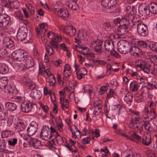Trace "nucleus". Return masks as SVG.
Listing matches in <instances>:
<instances>
[{
    "label": "nucleus",
    "instance_id": "nucleus-63",
    "mask_svg": "<svg viewBox=\"0 0 157 157\" xmlns=\"http://www.w3.org/2000/svg\"><path fill=\"white\" fill-rule=\"evenodd\" d=\"M63 73L64 76L63 77V79L64 80H66V78H69L71 75V71H63Z\"/></svg>",
    "mask_w": 157,
    "mask_h": 157
},
{
    "label": "nucleus",
    "instance_id": "nucleus-40",
    "mask_svg": "<svg viewBox=\"0 0 157 157\" xmlns=\"http://www.w3.org/2000/svg\"><path fill=\"white\" fill-rule=\"evenodd\" d=\"M133 96L129 94H126L124 97V99L125 101L128 104H130L132 101Z\"/></svg>",
    "mask_w": 157,
    "mask_h": 157
},
{
    "label": "nucleus",
    "instance_id": "nucleus-31",
    "mask_svg": "<svg viewBox=\"0 0 157 157\" xmlns=\"http://www.w3.org/2000/svg\"><path fill=\"white\" fill-rule=\"evenodd\" d=\"M7 141V138L2 137V138L0 139V151H3L5 148Z\"/></svg>",
    "mask_w": 157,
    "mask_h": 157
},
{
    "label": "nucleus",
    "instance_id": "nucleus-23",
    "mask_svg": "<svg viewBox=\"0 0 157 157\" xmlns=\"http://www.w3.org/2000/svg\"><path fill=\"white\" fill-rule=\"evenodd\" d=\"M14 127L18 132L23 131L25 128V126L23 122H19L14 124Z\"/></svg>",
    "mask_w": 157,
    "mask_h": 157
},
{
    "label": "nucleus",
    "instance_id": "nucleus-8",
    "mask_svg": "<svg viewBox=\"0 0 157 157\" xmlns=\"http://www.w3.org/2000/svg\"><path fill=\"white\" fill-rule=\"evenodd\" d=\"M37 128V124L34 122H32L30 126L28 128L27 132V134L29 136H32L35 134Z\"/></svg>",
    "mask_w": 157,
    "mask_h": 157
},
{
    "label": "nucleus",
    "instance_id": "nucleus-15",
    "mask_svg": "<svg viewBox=\"0 0 157 157\" xmlns=\"http://www.w3.org/2000/svg\"><path fill=\"white\" fill-rule=\"evenodd\" d=\"M3 44L5 47L9 48H12L14 45L13 41L8 37H6L4 38Z\"/></svg>",
    "mask_w": 157,
    "mask_h": 157
},
{
    "label": "nucleus",
    "instance_id": "nucleus-26",
    "mask_svg": "<svg viewBox=\"0 0 157 157\" xmlns=\"http://www.w3.org/2000/svg\"><path fill=\"white\" fill-rule=\"evenodd\" d=\"M5 106L8 110L10 111H13L17 108V106L15 104L10 102H6L5 104Z\"/></svg>",
    "mask_w": 157,
    "mask_h": 157
},
{
    "label": "nucleus",
    "instance_id": "nucleus-34",
    "mask_svg": "<svg viewBox=\"0 0 157 157\" xmlns=\"http://www.w3.org/2000/svg\"><path fill=\"white\" fill-rule=\"evenodd\" d=\"M150 90V88H148L146 86L142 88L140 90L141 96L143 97L146 96L149 93Z\"/></svg>",
    "mask_w": 157,
    "mask_h": 157
},
{
    "label": "nucleus",
    "instance_id": "nucleus-55",
    "mask_svg": "<svg viewBox=\"0 0 157 157\" xmlns=\"http://www.w3.org/2000/svg\"><path fill=\"white\" fill-rule=\"evenodd\" d=\"M10 132L8 130H5L3 131L1 133L2 137L6 138L10 135Z\"/></svg>",
    "mask_w": 157,
    "mask_h": 157
},
{
    "label": "nucleus",
    "instance_id": "nucleus-36",
    "mask_svg": "<svg viewBox=\"0 0 157 157\" xmlns=\"http://www.w3.org/2000/svg\"><path fill=\"white\" fill-rule=\"evenodd\" d=\"M142 127H144L146 130L147 131H150L151 128V124L149 121H144L143 122V124L141 126V128L139 129L140 131L142 130Z\"/></svg>",
    "mask_w": 157,
    "mask_h": 157
},
{
    "label": "nucleus",
    "instance_id": "nucleus-6",
    "mask_svg": "<svg viewBox=\"0 0 157 157\" xmlns=\"http://www.w3.org/2000/svg\"><path fill=\"white\" fill-rule=\"evenodd\" d=\"M137 30L138 34L143 36H146L148 33V29L147 26L142 23L138 24L137 26Z\"/></svg>",
    "mask_w": 157,
    "mask_h": 157
},
{
    "label": "nucleus",
    "instance_id": "nucleus-29",
    "mask_svg": "<svg viewBox=\"0 0 157 157\" xmlns=\"http://www.w3.org/2000/svg\"><path fill=\"white\" fill-rule=\"evenodd\" d=\"M57 143L60 145L63 144L66 141L65 138L60 136L57 132L56 135L55 136Z\"/></svg>",
    "mask_w": 157,
    "mask_h": 157
},
{
    "label": "nucleus",
    "instance_id": "nucleus-57",
    "mask_svg": "<svg viewBox=\"0 0 157 157\" xmlns=\"http://www.w3.org/2000/svg\"><path fill=\"white\" fill-rule=\"evenodd\" d=\"M89 49L86 47H84L83 49L79 50L77 49V51L79 52L82 53L84 55H87L89 53H88Z\"/></svg>",
    "mask_w": 157,
    "mask_h": 157
},
{
    "label": "nucleus",
    "instance_id": "nucleus-3",
    "mask_svg": "<svg viewBox=\"0 0 157 157\" xmlns=\"http://www.w3.org/2000/svg\"><path fill=\"white\" fill-rule=\"evenodd\" d=\"M102 41L97 40L92 41L90 45V48L98 54H101L102 53Z\"/></svg>",
    "mask_w": 157,
    "mask_h": 157
},
{
    "label": "nucleus",
    "instance_id": "nucleus-50",
    "mask_svg": "<svg viewBox=\"0 0 157 157\" xmlns=\"http://www.w3.org/2000/svg\"><path fill=\"white\" fill-rule=\"evenodd\" d=\"M25 85L28 87V89L31 90L34 89L36 87L35 84L30 80L28 81V82Z\"/></svg>",
    "mask_w": 157,
    "mask_h": 157
},
{
    "label": "nucleus",
    "instance_id": "nucleus-1",
    "mask_svg": "<svg viewBox=\"0 0 157 157\" xmlns=\"http://www.w3.org/2000/svg\"><path fill=\"white\" fill-rule=\"evenodd\" d=\"M117 50L121 53L126 54L130 52L131 45L126 40H121L117 44Z\"/></svg>",
    "mask_w": 157,
    "mask_h": 157
},
{
    "label": "nucleus",
    "instance_id": "nucleus-32",
    "mask_svg": "<svg viewBox=\"0 0 157 157\" xmlns=\"http://www.w3.org/2000/svg\"><path fill=\"white\" fill-rule=\"evenodd\" d=\"M7 84V78L6 77H3L0 79V89L5 88Z\"/></svg>",
    "mask_w": 157,
    "mask_h": 157
},
{
    "label": "nucleus",
    "instance_id": "nucleus-7",
    "mask_svg": "<svg viewBox=\"0 0 157 157\" xmlns=\"http://www.w3.org/2000/svg\"><path fill=\"white\" fill-rule=\"evenodd\" d=\"M140 120V116H133L129 124V127L133 129L138 128L139 126L137 124L139 122Z\"/></svg>",
    "mask_w": 157,
    "mask_h": 157
},
{
    "label": "nucleus",
    "instance_id": "nucleus-9",
    "mask_svg": "<svg viewBox=\"0 0 157 157\" xmlns=\"http://www.w3.org/2000/svg\"><path fill=\"white\" fill-rule=\"evenodd\" d=\"M50 132L49 131V129L48 128L42 129L41 130L40 133V137L42 139L44 140H47L51 138L52 135H50L49 133Z\"/></svg>",
    "mask_w": 157,
    "mask_h": 157
},
{
    "label": "nucleus",
    "instance_id": "nucleus-12",
    "mask_svg": "<svg viewBox=\"0 0 157 157\" xmlns=\"http://www.w3.org/2000/svg\"><path fill=\"white\" fill-rule=\"evenodd\" d=\"M94 107V113L95 115H98L101 112L102 105L100 101H95L93 104Z\"/></svg>",
    "mask_w": 157,
    "mask_h": 157
},
{
    "label": "nucleus",
    "instance_id": "nucleus-49",
    "mask_svg": "<svg viewBox=\"0 0 157 157\" xmlns=\"http://www.w3.org/2000/svg\"><path fill=\"white\" fill-rule=\"evenodd\" d=\"M7 142L9 145L14 146L17 143V139L16 138L11 139L7 140Z\"/></svg>",
    "mask_w": 157,
    "mask_h": 157
},
{
    "label": "nucleus",
    "instance_id": "nucleus-33",
    "mask_svg": "<svg viewBox=\"0 0 157 157\" xmlns=\"http://www.w3.org/2000/svg\"><path fill=\"white\" fill-rule=\"evenodd\" d=\"M63 101H60V103L62 109L63 110L68 109L69 108V101L67 99H64Z\"/></svg>",
    "mask_w": 157,
    "mask_h": 157
},
{
    "label": "nucleus",
    "instance_id": "nucleus-47",
    "mask_svg": "<svg viewBox=\"0 0 157 157\" xmlns=\"http://www.w3.org/2000/svg\"><path fill=\"white\" fill-rule=\"evenodd\" d=\"M149 70L150 72L156 73L157 71V65L153 63H151L150 64Z\"/></svg>",
    "mask_w": 157,
    "mask_h": 157
},
{
    "label": "nucleus",
    "instance_id": "nucleus-28",
    "mask_svg": "<svg viewBox=\"0 0 157 157\" xmlns=\"http://www.w3.org/2000/svg\"><path fill=\"white\" fill-rule=\"evenodd\" d=\"M148 7L151 13L156 14L157 13V4L152 3L148 5Z\"/></svg>",
    "mask_w": 157,
    "mask_h": 157
},
{
    "label": "nucleus",
    "instance_id": "nucleus-16",
    "mask_svg": "<svg viewBox=\"0 0 157 157\" xmlns=\"http://www.w3.org/2000/svg\"><path fill=\"white\" fill-rule=\"evenodd\" d=\"M151 137L149 133H144L142 139V143L145 146H148L151 142Z\"/></svg>",
    "mask_w": 157,
    "mask_h": 157
},
{
    "label": "nucleus",
    "instance_id": "nucleus-43",
    "mask_svg": "<svg viewBox=\"0 0 157 157\" xmlns=\"http://www.w3.org/2000/svg\"><path fill=\"white\" fill-rule=\"evenodd\" d=\"M32 143L33 147L36 149L38 148L41 144L40 141L36 139H33Z\"/></svg>",
    "mask_w": 157,
    "mask_h": 157
},
{
    "label": "nucleus",
    "instance_id": "nucleus-14",
    "mask_svg": "<svg viewBox=\"0 0 157 157\" xmlns=\"http://www.w3.org/2000/svg\"><path fill=\"white\" fill-rule=\"evenodd\" d=\"M141 137L138 135L134 132H132V133L130 134L129 140L138 144L141 143Z\"/></svg>",
    "mask_w": 157,
    "mask_h": 157
},
{
    "label": "nucleus",
    "instance_id": "nucleus-21",
    "mask_svg": "<svg viewBox=\"0 0 157 157\" xmlns=\"http://www.w3.org/2000/svg\"><path fill=\"white\" fill-rule=\"evenodd\" d=\"M129 17L128 16H125L124 18H122L120 21V25L123 26L125 28H128V25L129 24Z\"/></svg>",
    "mask_w": 157,
    "mask_h": 157
},
{
    "label": "nucleus",
    "instance_id": "nucleus-44",
    "mask_svg": "<svg viewBox=\"0 0 157 157\" xmlns=\"http://www.w3.org/2000/svg\"><path fill=\"white\" fill-rule=\"evenodd\" d=\"M149 115L151 120L155 118L157 116V114L155 108H151L150 109Z\"/></svg>",
    "mask_w": 157,
    "mask_h": 157
},
{
    "label": "nucleus",
    "instance_id": "nucleus-30",
    "mask_svg": "<svg viewBox=\"0 0 157 157\" xmlns=\"http://www.w3.org/2000/svg\"><path fill=\"white\" fill-rule=\"evenodd\" d=\"M128 28H125L123 26L119 25L117 29V33L120 35H123L126 34L127 32Z\"/></svg>",
    "mask_w": 157,
    "mask_h": 157
},
{
    "label": "nucleus",
    "instance_id": "nucleus-39",
    "mask_svg": "<svg viewBox=\"0 0 157 157\" xmlns=\"http://www.w3.org/2000/svg\"><path fill=\"white\" fill-rule=\"evenodd\" d=\"M67 4L70 9L73 10H76L79 8L78 4L75 2H72L70 3L68 2V3L67 2Z\"/></svg>",
    "mask_w": 157,
    "mask_h": 157
},
{
    "label": "nucleus",
    "instance_id": "nucleus-41",
    "mask_svg": "<svg viewBox=\"0 0 157 157\" xmlns=\"http://www.w3.org/2000/svg\"><path fill=\"white\" fill-rule=\"evenodd\" d=\"M149 58L151 62V63L157 65V56L153 54H150L149 55Z\"/></svg>",
    "mask_w": 157,
    "mask_h": 157
},
{
    "label": "nucleus",
    "instance_id": "nucleus-59",
    "mask_svg": "<svg viewBox=\"0 0 157 157\" xmlns=\"http://www.w3.org/2000/svg\"><path fill=\"white\" fill-rule=\"evenodd\" d=\"M49 43L52 48H56L57 49H58V44L57 42L56 41L54 40H52L50 41Z\"/></svg>",
    "mask_w": 157,
    "mask_h": 157
},
{
    "label": "nucleus",
    "instance_id": "nucleus-4",
    "mask_svg": "<svg viewBox=\"0 0 157 157\" xmlns=\"http://www.w3.org/2000/svg\"><path fill=\"white\" fill-rule=\"evenodd\" d=\"M27 30L25 27L20 28L18 30L17 35V39L20 41L24 40L27 37Z\"/></svg>",
    "mask_w": 157,
    "mask_h": 157
},
{
    "label": "nucleus",
    "instance_id": "nucleus-24",
    "mask_svg": "<svg viewBox=\"0 0 157 157\" xmlns=\"http://www.w3.org/2000/svg\"><path fill=\"white\" fill-rule=\"evenodd\" d=\"M139 87L137 82L136 81H133L130 83L129 89L132 92H136L138 90Z\"/></svg>",
    "mask_w": 157,
    "mask_h": 157
},
{
    "label": "nucleus",
    "instance_id": "nucleus-42",
    "mask_svg": "<svg viewBox=\"0 0 157 157\" xmlns=\"http://www.w3.org/2000/svg\"><path fill=\"white\" fill-rule=\"evenodd\" d=\"M9 5L11 8L17 9L18 8L20 3L17 1L16 0L10 2Z\"/></svg>",
    "mask_w": 157,
    "mask_h": 157
},
{
    "label": "nucleus",
    "instance_id": "nucleus-62",
    "mask_svg": "<svg viewBox=\"0 0 157 157\" xmlns=\"http://www.w3.org/2000/svg\"><path fill=\"white\" fill-rule=\"evenodd\" d=\"M149 67H150V64H147V63L146 62V64H145L143 68V70L146 73L148 74L150 73Z\"/></svg>",
    "mask_w": 157,
    "mask_h": 157
},
{
    "label": "nucleus",
    "instance_id": "nucleus-60",
    "mask_svg": "<svg viewBox=\"0 0 157 157\" xmlns=\"http://www.w3.org/2000/svg\"><path fill=\"white\" fill-rule=\"evenodd\" d=\"M56 34L54 33L53 31H50L47 34L48 37L51 40H54V38H55V35Z\"/></svg>",
    "mask_w": 157,
    "mask_h": 157
},
{
    "label": "nucleus",
    "instance_id": "nucleus-45",
    "mask_svg": "<svg viewBox=\"0 0 157 157\" xmlns=\"http://www.w3.org/2000/svg\"><path fill=\"white\" fill-rule=\"evenodd\" d=\"M46 24L43 23L39 25V28L38 29V30H40V31L42 32V33H41V36H44L45 35V33L46 31V29H44Z\"/></svg>",
    "mask_w": 157,
    "mask_h": 157
},
{
    "label": "nucleus",
    "instance_id": "nucleus-2",
    "mask_svg": "<svg viewBox=\"0 0 157 157\" xmlns=\"http://www.w3.org/2000/svg\"><path fill=\"white\" fill-rule=\"evenodd\" d=\"M28 54L24 50L19 49L13 52L12 56L14 60L21 62L25 60Z\"/></svg>",
    "mask_w": 157,
    "mask_h": 157
},
{
    "label": "nucleus",
    "instance_id": "nucleus-35",
    "mask_svg": "<svg viewBox=\"0 0 157 157\" xmlns=\"http://www.w3.org/2000/svg\"><path fill=\"white\" fill-rule=\"evenodd\" d=\"M6 111L4 108L2 109L0 107V119L2 120H5L7 117Z\"/></svg>",
    "mask_w": 157,
    "mask_h": 157
},
{
    "label": "nucleus",
    "instance_id": "nucleus-56",
    "mask_svg": "<svg viewBox=\"0 0 157 157\" xmlns=\"http://www.w3.org/2000/svg\"><path fill=\"white\" fill-rule=\"evenodd\" d=\"M103 27L104 29L107 31H110L112 29L110 23L107 22H105L103 23Z\"/></svg>",
    "mask_w": 157,
    "mask_h": 157
},
{
    "label": "nucleus",
    "instance_id": "nucleus-13",
    "mask_svg": "<svg viewBox=\"0 0 157 157\" xmlns=\"http://www.w3.org/2000/svg\"><path fill=\"white\" fill-rule=\"evenodd\" d=\"M63 32L70 36H74L76 33L75 28L72 26H67L65 27L63 30Z\"/></svg>",
    "mask_w": 157,
    "mask_h": 157
},
{
    "label": "nucleus",
    "instance_id": "nucleus-18",
    "mask_svg": "<svg viewBox=\"0 0 157 157\" xmlns=\"http://www.w3.org/2000/svg\"><path fill=\"white\" fill-rule=\"evenodd\" d=\"M32 90L30 93V96L32 98L37 99H39L41 98V93L39 90L35 88Z\"/></svg>",
    "mask_w": 157,
    "mask_h": 157
},
{
    "label": "nucleus",
    "instance_id": "nucleus-53",
    "mask_svg": "<svg viewBox=\"0 0 157 157\" xmlns=\"http://www.w3.org/2000/svg\"><path fill=\"white\" fill-rule=\"evenodd\" d=\"M8 52L7 50L3 48L0 49V57L4 58L7 56Z\"/></svg>",
    "mask_w": 157,
    "mask_h": 157
},
{
    "label": "nucleus",
    "instance_id": "nucleus-19",
    "mask_svg": "<svg viewBox=\"0 0 157 157\" xmlns=\"http://www.w3.org/2000/svg\"><path fill=\"white\" fill-rule=\"evenodd\" d=\"M104 44L105 50L108 52L114 49V44L113 41H106L105 42Z\"/></svg>",
    "mask_w": 157,
    "mask_h": 157
},
{
    "label": "nucleus",
    "instance_id": "nucleus-64",
    "mask_svg": "<svg viewBox=\"0 0 157 157\" xmlns=\"http://www.w3.org/2000/svg\"><path fill=\"white\" fill-rule=\"evenodd\" d=\"M26 6L28 9L29 10L31 13H34V8L32 4L28 3L26 4Z\"/></svg>",
    "mask_w": 157,
    "mask_h": 157
},
{
    "label": "nucleus",
    "instance_id": "nucleus-11",
    "mask_svg": "<svg viewBox=\"0 0 157 157\" xmlns=\"http://www.w3.org/2000/svg\"><path fill=\"white\" fill-rule=\"evenodd\" d=\"M21 107L22 111L25 113H28L31 111L32 107L31 103L27 101L21 104Z\"/></svg>",
    "mask_w": 157,
    "mask_h": 157
},
{
    "label": "nucleus",
    "instance_id": "nucleus-38",
    "mask_svg": "<svg viewBox=\"0 0 157 157\" xmlns=\"http://www.w3.org/2000/svg\"><path fill=\"white\" fill-rule=\"evenodd\" d=\"M146 62L143 60H137L136 61V66L140 69H143Z\"/></svg>",
    "mask_w": 157,
    "mask_h": 157
},
{
    "label": "nucleus",
    "instance_id": "nucleus-20",
    "mask_svg": "<svg viewBox=\"0 0 157 157\" xmlns=\"http://www.w3.org/2000/svg\"><path fill=\"white\" fill-rule=\"evenodd\" d=\"M117 3L116 0H109V3L108 8L106 12L107 13H111L114 11V6Z\"/></svg>",
    "mask_w": 157,
    "mask_h": 157
},
{
    "label": "nucleus",
    "instance_id": "nucleus-48",
    "mask_svg": "<svg viewBox=\"0 0 157 157\" xmlns=\"http://www.w3.org/2000/svg\"><path fill=\"white\" fill-rule=\"evenodd\" d=\"M44 47L48 54L50 56L52 55L53 53V50L52 48L50 45L46 44H45Z\"/></svg>",
    "mask_w": 157,
    "mask_h": 157
},
{
    "label": "nucleus",
    "instance_id": "nucleus-51",
    "mask_svg": "<svg viewBox=\"0 0 157 157\" xmlns=\"http://www.w3.org/2000/svg\"><path fill=\"white\" fill-rule=\"evenodd\" d=\"M4 89L5 92L8 93L9 94H12L13 92V89L11 85H7L5 88Z\"/></svg>",
    "mask_w": 157,
    "mask_h": 157
},
{
    "label": "nucleus",
    "instance_id": "nucleus-58",
    "mask_svg": "<svg viewBox=\"0 0 157 157\" xmlns=\"http://www.w3.org/2000/svg\"><path fill=\"white\" fill-rule=\"evenodd\" d=\"M110 55L111 56L114 57L116 58H119L121 56L118 53L113 49L110 52Z\"/></svg>",
    "mask_w": 157,
    "mask_h": 157
},
{
    "label": "nucleus",
    "instance_id": "nucleus-52",
    "mask_svg": "<svg viewBox=\"0 0 157 157\" xmlns=\"http://www.w3.org/2000/svg\"><path fill=\"white\" fill-rule=\"evenodd\" d=\"M109 1V0H102L101 2V5L102 6L106 9V11L108 8Z\"/></svg>",
    "mask_w": 157,
    "mask_h": 157
},
{
    "label": "nucleus",
    "instance_id": "nucleus-5",
    "mask_svg": "<svg viewBox=\"0 0 157 157\" xmlns=\"http://www.w3.org/2000/svg\"><path fill=\"white\" fill-rule=\"evenodd\" d=\"M10 21V17L7 14H0V27L5 29L9 25Z\"/></svg>",
    "mask_w": 157,
    "mask_h": 157
},
{
    "label": "nucleus",
    "instance_id": "nucleus-27",
    "mask_svg": "<svg viewBox=\"0 0 157 157\" xmlns=\"http://www.w3.org/2000/svg\"><path fill=\"white\" fill-rule=\"evenodd\" d=\"M139 11L140 14L144 17H146L150 12L148 6L143 8L140 9Z\"/></svg>",
    "mask_w": 157,
    "mask_h": 157
},
{
    "label": "nucleus",
    "instance_id": "nucleus-10",
    "mask_svg": "<svg viewBox=\"0 0 157 157\" xmlns=\"http://www.w3.org/2000/svg\"><path fill=\"white\" fill-rule=\"evenodd\" d=\"M56 12L58 16L63 19L67 18L69 15L68 11L67 10L62 8L56 10Z\"/></svg>",
    "mask_w": 157,
    "mask_h": 157
},
{
    "label": "nucleus",
    "instance_id": "nucleus-37",
    "mask_svg": "<svg viewBox=\"0 0 157 157\" xmlns=\"http://www.w3.org/2000/svg\"><path fill=\"white\" fill-rule=\"evenodd\" d=\"M77 34L78 38L83 40L85 39L87 36L86 32L82 30L79 31Z\"/></svg>",
    "mask_w": 157,
    "mask_h": 157
},
{
    "label": "nucleus",
    "instance_id": "nucleus-61",
    "mask_svg": "<svg viewBox=\"0 0 157 157\" xmlns=\"http://www.w3.org/2000/svg\"><path fill=\"white\" fill-rule=\"evenodd\" d=\"M149 46L153 51H155L157 47V43L152 42L150 43Z\"/></svg>",
    "mask_w": 157,
    "mask_h": 157
},
{
    "label": "nucleus",
    "instance_id": "nucleus-25",
    "mask_svg": "<svg viewBox=\"0 0 157 157\" xmlns=\"http://www.w3.org/2000/svg\"><path fill=\"white\" fill-rule=\"evenodd\" d=\"M9 71V68L6 64L3 63H0V73L5 74L7 73Z\"/></svg>",
    "mask_w": 157,
    "mask_h": 157
},
{
    "label": "nucleus",
    "instance_id": "nucleus-17",
    "mask_svg": "<svg viewBox=\"0 0 157 157\" xmlns=\"http://www.w3.org/2000/svg\"><path fill=\"white\" fill-rule=\"evenodd\" d=\"M25 60V65H23V66H25L26 68L29 69L34 65V61L33 58L30 56L27 55Z\"/></svg>",
    "mask_w": 157,
    "mask_h": 157
},
{
    "label": "nucleus",
    "instance_id": "nucleus-54",
    "mask_svg": "<svg viewBox=\"0 0 157 157\" xmlns=\"http://www.w3.org/2000/svg\"><path fill=\"white\" fill-rule=\"evenodd\" d=\"M137 45L140 48H144L147 47V44L144 41H139L137 42Z\"/></svg>",
    "mask_w": 157,
    "mask_h": 157
},
{
    "label": "nucleus",
    "instance_id": "nucleus-46",
    "mask_svg": "<svg viewBox=\"0 0 157 157\" xmlns=\"http://www.w3.org/2000/svg\"><path fill=\"white\" fill-rule=\"evenodd\" d=\"M132 23L133 25H136L137 26L138 24H140V23H142L139 17H137L136 16H134L132 20Z\"/></svg>",
    "mask_w": 157,
    "mask_h": 157
},
{
    "label": "nucleus",
    "instance_id": "nucleus-22",
    "mask_svg": "<svg viewBox=\"0 0 157 157\" xmlns=\"http://www.w3.org/2000/svg\"><path fill=\"white\" fill-rule=\"evenodd\" d=\"M131 50L130 52L131 54L134 56L139 55L142 52V50L138 48L135 46L132 47V46L131 48Z\"/></svg>",
    "mask_w": 157,
    "mask_h": 157
}]
</instances>
